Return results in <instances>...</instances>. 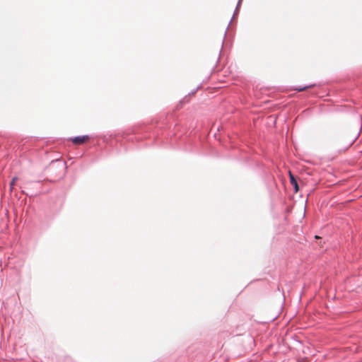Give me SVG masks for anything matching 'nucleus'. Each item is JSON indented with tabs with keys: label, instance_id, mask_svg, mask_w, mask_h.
<instances>
[{
	"label": "nucleus",
	"instance_id": "f257e3e1",
	"mask_svg": "<svg viewBox=\"0 0 362 362\" xmlns=\"http://www.w3.org/2000/svg\"><path fill=\"white\" fill-rule=\"evenodd\" d=\"M89 140L88 136H78L71 139V141L77 145L83 144Z\"/></svg>",
	"mask_w": 362,
	"mask_h": 362
},
{
	"label": "nucleus",
	"instance_id": "20e7f679",
	"mask_svg": "<svg viewBox=\"0 0 362 362\" xmlns=\"http://www.w3.org/2000/svg\"><path fill=\"white\" fill-rule=\"evenodd\" d=\"M16 180H17V178H16V177H13V180H11V184H10V185H11V189H12V188H13V185H15V183H16Z\"/></svg>",
	"mask_w": 362,
	"mask_h": 362
},
{
	"label": "nucleus",
	"instance_id": "7ed1b4c3",
	"mask_svg": "<svg viewBox=\"0 0 362 362\" xmlns=\"http://www.w3.org/2000/svg\"><path fill=\"white\" fill-rule=\"evenodd\" d=\"M314 86H315V84H311V85H309V86H305V87H303V88H296L295 90L298 91V92H300V91H304V90H307L308 88H312V87H314Z\"/></svg>",
	"mask_w": 362,
	"mask_h": 362
},
{
	"label": "nucleus",
	"instance_id": "f03ea898",
	"mask_svg": "<svg viewBox=\"0 0 362 362\" xmlns=\"http://www.w3.org/2000/svg\"><path fill=\"white\" fill-rule=\"evenodd\" d=\"M288 174H289L290 182L294 188V192L296 193L299 190L298 182L291 171L288 172Z\"/></svg>",
	"mask_w": 362,
	"mask_h": 362
}]
</instances>
